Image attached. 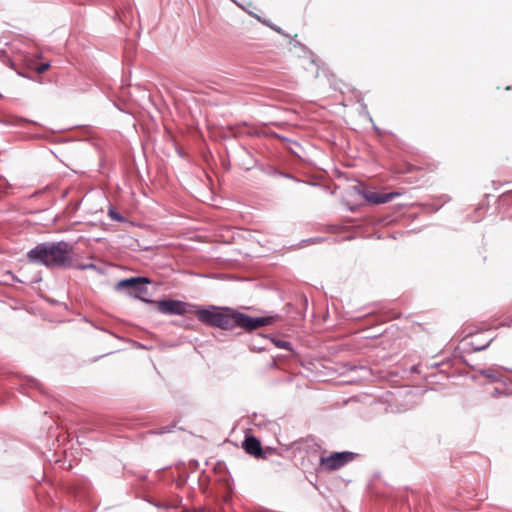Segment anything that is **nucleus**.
<instances>
[{
    "instance_id": "f257e3e1",
    "label": "nucleus",
    "mask_w": 512,
    "mask_h": 512,
    "mask_svg": "<svg viewBox=\"0 0 512 512\" xmlns=\"http://www.w3.org/2000/svg\"><path fill=\"white\" fill-rule=\"evenodd\" d=\"M197 319L208 326L216 327L222 330H233L236 327L242 328L247 332H252L258 328L271 325L278 319V315H268L264 317H251L229 307L197 308L195 310Z\"/></svg>"
},
{
    "instance_id": "f03ea898",
    "label": "nucleus",
    "mask_w": 512,
    "mask_h": 512,
    "mask_svg": "<svg viewBox=\"0 0 512 512\" xmlns=\"http://www.w3.org/2000/svg\"><path fill=\"white\" fill-rule=\"evenodd\" d=\"M74 246L66 241L44 242L27 253L30 262L47 268H71L74 262Z\"/></svg>"
},
{
    "instance_id": "7ed1b4c3",
    "label": "nucleus",
    "mask_w": 512,
    "mask_h": 512,
    "mask_svg": "<svg viewBox=\"0 0 512 512\" xmlns=\"http://www.w3.org/2000/svg\"><path fill=\"white\" fill-rule=\"evenodd\" d=\"M157 310L164 315L195 314L196 306L181 300H159L156 302Z\"/></svg>"
},
{
    "instance_id": "20e7f679",
    "label": "nucleus",
    "mask_w": 512,
    "mask_h": 512,
    "mask_svg": "<svg viewBox=\"0 0 512 512\" xmlns=\"http://www.w3.org/2000/svg\"><path fill=\"white\" fill-rule=\"evenodd\" d=\"M355 457L356 454L353 452H335L329 456L321 457L319 466L324 471H335L352 462Z\"/></svg>"
},
{
    "instance_id": "39448f33",
    "label": "nucleus",
    "mask_w": 512,
    "mask_h": 512,
    "mask_svg": "<svg viewBox=\"0 0 512 512\" xmlns=\"http://www.w3.org/2000/svg\"><path fill=\"white\" fill-rule=\"evenodd\" d=\"M149 280L145 277H132L129 279H123L116 284V290L120 291L123 289H131L138 294H144L147 292L145 284H148Z\"/></svg>"
},
{
    "instance_id": "423d86ee",
    "label": "nucleus",
    "mask_w": 512,
    "mask_h": 512,
    "mask_svg": "<svg viewBox=\"0 0 512 512\" xmlns=\"http://www.w3.org/2000/svg\"><path fill=\"white\" fill-rule=\"evenodd\" d=\"M242 448L247 454L257 459L267 458L268 450H264L261 442L254 436H247L242 443Z\"/></svg>"
},
{
    "instance_id": "0eeeda50",
    "label": "nucleus",
    "mask_w": 512,
    "mask_h": 512,
    "mask_svg": "<svg viewBox=\"0 0 512 512\" xmlns=\"http://www.w3.org/2000/svg\"><path fill=\"white\" fill-rule=\"evenodd\" d=\"M400 194L397 192H390V193H379V192H373V191H367L364 193V198L367 202L371 204H384L391 200H393L395 197L399 196Z\"/></svg>"
},
{
    "instance_id": "6e6552de",
    "label": "nucleus",
    "mask_w": 512,
    "mask_h": 512,
    "mask_svg": "<svg viewBox=\"0 0 512 512\" xmlns=\"http://www.w3.org/2000/svg\"><path fill=\"white\" fill-rule=\"evenodd\" d=\"M438 169V163L431 159L416 161L408 165V171H424L425 173H434Z\"/></svg>"
},
{
    "instance_id": "1a4fd4ad",
    "label": "nucleus",
    "mask_w": 512,
    "mask_h": 512,
    "mask_svg": "<svg viewBox=\"0 0 512 512\" xmlns=\"http://www.w3.org/2000/svg\"><path fill=\"white\" fill-rule=\"evenodd\" d=\"M108 216L113 221H117V222H124L125 221L124 217L117 210H115L112 207L109 208V210H108Z\"/></svg>"
},
{
    "instance_id": "9d476101",
    "label": "nucleus",
    "mask_w": 512,
    "mask_h": 512,
    "mask_svg": "<svg viewBox=\"0 0 512 512\" xmlns=\"http://www.w3.org/2000/svg\"><path fill=\"white\" fill-rule=\"evenodd\" d=\"M274 344L276 345V347L278 348H281V349H286V350H292V345L290 342L286 341V340H275L274 341Z\"/></svg>"
},
{
    "instance_id": "9b49d317",
    "label": "nucleus",
    "mask_w": 512,
    "mask_h": 512,
    "mask_svg": "<svg viewBox=\"0 0 512 512\" xmlns=\"http://www.w3.org/2000/svg\"><path fill=\"white\" fill-rule=\"evenodd\" d=\"M50 64L49 63H41L37 68V73L41 74L48 70Z\"/></svg>"
},
{
    "instance_id": "f8f14e48",
    "label": "nucleus",
    "mask_w": 512,
    "mask_h": 512,
    "mask_svg": "<svg viewBox=\"0 0 512 512\" xmlns=\"http://www.w3.org/2000/svg\"><path fill=\"white\" fill-rule=\"evenodd\" d=\"M500 200L502 201H508V200H511L512 201V190L511 191H507V192H504L503 194L500 195Z\"/></svg>"
},
{
    "instance_id": "ddd939ff",
    "label": "nucleus",
    "mask_w": 512,
    "mask_h": 512,
    "mask_svg": "<svg viewBox=\"0 0 512 512\" xmlns=\"http://www.w3.org/2000/svg\"><path fill=\"white\" fill-rule=\"evenodd\" d=\"M489 343H490V342H488L487 344L482 345V346H477V347H475L474 349H475V350H477V351L483 350V349H485L486 347H488Z\"/></svg>"
}]
</instances>
